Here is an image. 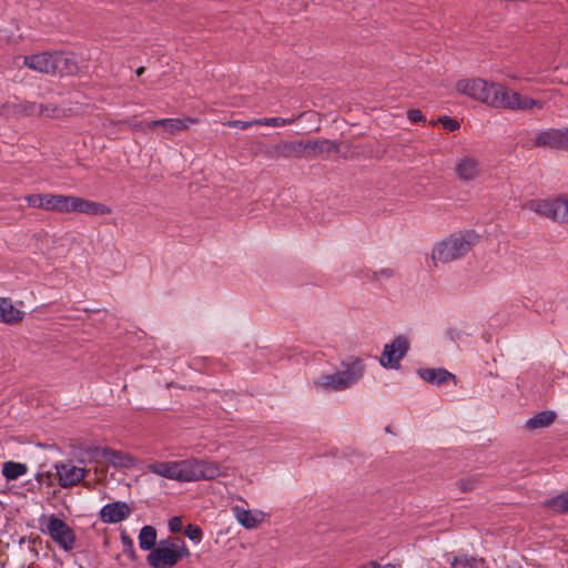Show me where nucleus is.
<instances>
[{
	"mask_svg": "<svg viewBox=\"0 0 568 568\" xmlns=\"http://www.w3.org/2000/svg\"><path fill=\"white\" fill-rule=\"evenodd\" d=\"M364 373V362L361 358H349L341 363V369L314 378L312 386L324 393L343 392L356 385Z\"/></svg>",
	"mask_w": 568,
	"mask_h": 568,
	"instance_id": "obj_1",
	"label": "nucleus"
},
{
	"mask_svg": "<svg viewBox=\"0 0 568 568\" xmlns=\"http://www.w3.org/2000/svg\"><path fill=\"white\" fill-rule=\"evenodd\" d=\"M477 235L473 231L455 232L434 244L432 261L434 266L463 258L474 246Z\"/></svg>",
	"mask_w": 568,
	"mask_h": 568,
	"instance_id": "obj_2",
	"label": "nucleus"
},
{
	"mask_svg": "<svg viewBox=\"0 0 568 568\" xmlns=\"http://www.w3.org/2000/svg\"><path fill=\"white\" fill-rule=\"evenodd\" d=\"M486 104L493 108L509 110H529L535 106H542L540 101L528 97H523L518 92H515L507 87L496 82H490L488 97L486 98Z\"/></svg>",
	"mask_w": 568,
	"mask_h": 568,
	"instance_id": "obj_3",
	"label": "nucleus"
},
{
	"mask_svg": "<svg viewBox=\"0 0 568 568\" xmlns=\"http://www.w3.org/2000/svg\"><path fill=\"white\" fill-rule=\"evenodd\" d=\"M525 209L549 219L558 224L568 223V194L561 193L547 199H535L524 205Z\"/></svg>",
	"mask_w": 568,
	"mask_h": 568,
	"instance_id": "obj_4",
	"label": "nucleus"
},
{
	"mask_svg": "<svg viewBox=\"0 0 568 568\" xmlns=\"http://www.w3.org/2000/svg\"><path fill=\"white\" fill-rule=\"evenodd\" d=\"M23 65L41 73H72L74 65H69V58L61 52L50 53L41 52L37 54L26 55L22 58Z\"/></svg>",
	"mask_w": 568,
	"mask_h": 568,
	"instance_id": "obj_5",
	"label": "nucleus"
},
{
	"mask_svg": "<svg viewBox=\"0 0 568 568\" xmlns=\"http://www.w3.org/2000/svg\"><path fill=\"white\" fill-rule=\"evenodd\" d=\"M222 474L214 462L185 459L180 462V481L211 480Z\"/></svg>",
	"mask_w": 568,
	"mask_h": 568,
	"instance_id": "obj_6",
	"label": "nucleus"
},
{
	"mask_svg": "<svg viewBox=\"0 0 568 568\" xmlns=\"http://www.w3.org/2000/svg\"><path fill=\"white\" fill-rule=\"evenodd\" d=\"M41 521L44 525L42 531L49 535L59 547L67 551L74 547L75 535L67 523L55 515L47 516Z\"/></svg>",
	"mask_w": 568,
	"mask_h": 568,
	"instance_id": "obj_7",
	"label": "nucleus"
},
{
	"mask_svg": "<svg viewBox=\"0 0 568 568\" xmlns=\"http://www.w3.org/2000/svg\"><path fill=\"white\" fill-rule=\"evenodd\" d=\"M409 349V342L406 336L398 335L389 344L384 346L379 364L385 368H398L402 358Z\"/></svg>",
	"mask_w": 568,
	"mask_h": 568,
	"instance_id": "obj_8",
	"label": "nucleus"
},
{
	"mask_svg": "<svg viewBox=\"0 0 568 568\" xmlns=\"http://www.w3.org/2000/svg\"><path fill=\"white\" fill-rule=\"evenodd\" d=\"M534 146L568 151V126L537 132L534 138Z\"/></svg>",
	"mask_w": 568,
	"mask_h": 568,
	"instance_id": "obj_9",
	"label": "nucleus"
},
{
	"mask_svg": "<svg viewBox=\"0 0 568 568\" xmlns=\"http://www.w3.org/2000/svg\"><path fill=\"white\" fill-rule=\"evenodd\" d=\"M490 82L481 78L463 79L456 83V90L474 100L480 101L486 104Z\"/></svg>",
	"mask_w": 568,
	"mask_h": 568,
	"instance_id": "obj_10",
	"label": "nucleus"
},
{
	"mask_svg": "<svg viewBox=\"0 0 568 568\" xmlns=\"http://www.w3.org/2000/svg\"><path fill=\"white\" fill-rule=\"evenodd\" d=\"M7 115H18V114H28V115H45L52 116L55 112V108L50 105L37 104L27 101H13L9 102L4 105V111Z\"/></svg>",
	"mask_w": 568,
	"mask_h": 568,
	"instance_id": "obj_11",
	"label": "nucleus"
},
{
	"mask_svg": "<svg viewBox=\"0 0 568 568\" xmlns=\"http://www.w3.org/2000/svg\"><path fill=\"white\" fill-rule=\"evenodd\" d=\"M270 158L282 159H302L304 158L303 140L286 141L282 140L265 151Z\"/></svg>",
	"mask_w": 568,
	"mask_h": 568,
	"instance_id": "obj_12",
	"label": "nucleus"
},
{
	"mask_svg": "<svg viewBox=\"0 0 568 568\" xmlns=\"http://www.w3.org/2000/svg\"><path fill=\"white\" fill-rule=\"evenodd\" d=\"M59 485L62 488H69L78 485L88 474L83 467H78L72 463H60L55 465Z\"/></svg>",
	"mask_w": 568,
	"mask_h": 568,
	"instance_id": "obj_13",
	"label": "nucleus"
},
{
	"mask_svg": "<svg viewBox=\"0 0 568 568\" xmlns=\"http://www.w3.org/2000/svg\"><path fill=\"white\" fill-rule=\"evenodd\" d=\"M131 514V508L125 501H113L104 505L100 513V519L104 524H116L126 519Z\"/></svg>",
	"mask_w": 568,
	"mask_h": 568,
	"instance_id": "obj_14",
	"label": "nucleus"
},
{
	"mask_svg": "<svg viewBox=\"0 0 568 568\" xmlns=\"http://www.w3.org/2000/svg\"><path fill=\"white\" fill-rule=\"evenodd\" d=\"M455 172L460 181L470 182L480 176L483 169L476 158L463 156L456 161Z\"/></svg>",
	"mask_w": 568,
	"mask_h": 568,
	"instance_id": "obj_15",
	"label": "nucleus"
},
{
	"mask_svg": "<svg viewBox=\"0 0 568 568\" xmlns=\"http://www.w3.org/2000/svg\"><path fill=\"white\" fill-rule=\"evenodd\" d=\"M70 213H82L97 216L110 214L111 209L103 203L84 200L78 196H71Z\"/></svg>",
	"mask_w": 568,
	"mask_h": 568,
	"instance_id": "obj_16",
	"label": "nucleus"
},
{
	"mask_svg": "<svg viewBox=\"0 0 568 568\" xmlns=\"http://www.w3.org/2000/svg\"><path fill=\"white\" fill-rule=\"evenodd\" d=\"M176 561L178 551L162 544L148 555V562L153 568H169L174 566Z\"/></svg>",
	"mask_w": 568,
	"mask_h": 568,
	"instance_id": "obj_17",
	"label": "nucleus"
},
{
	"mask_svg": "<svg viewBox=\"0 0 568 568\" xmlns=\"http://www.w3.org/2000/svg\"><path fill=\"white\" fill-rule=\"evenodd\" d=\"M304 158L311 159L323 153L337 152L339 146L336 142L331 140H303Z\"/></svg>",
	"mask_w": 568,
	"mask_h": 568,
	"instance_id": "obj_18",
	"label": "nucleus"
},
{
	"mask_svg": "<svg viewBox=\"0 0 568 568\" xmlns=\"http://www.w3.org/2000/svg\"><path fill=\"white\" fill-rule=\"evenodd\" d=\"M236 520L246 529H255L264 520V513L261 510L251 511L239 505L231 508Z\"/></svg>",
	"mask_w": 568,
	"mask_h": 568,
	"instance_id": "obj_19",
	"label": "nucleus"
},
{
	"mask_svg": "<svg viewBox=\"0 0 568 568\" xmlns=\"http://www.w3.org/2000/svg\"><path fill=\"white\" fill-rule=\"evenodd\" d=\"M418 374L425 382L437 386L455 381V375L445 368H422Z\"/></svg>",
	"mask_w": 568,
	"mask_h": 568,
	"instance_id": "obj_20",
	"label": "nucleus"
},
{
	"mask_svg": "<svg viewBox=\"0 0 568 568\" xmlns=\"http://www.w3.org/2000/svg\"><path fill=\"white\" fill-rule=\"evenodd\" d=\"M24 313L16 308L9 298H0V322L16 324L23 320Z\"/></svg>",
	"mask_w": 568,
	"mask_h": 568,
	"instance_id": "obj_21",
	"label": "nucleus"
},
{
	"mask_svg": "<svg viewBox=\"0 0 568 568\" xmlns=\"http://www.w3.org/2000/svg\"><path fill=\"white\" fill-rule=\"evenodd\" d=\"M72 195L45 194L44 210L58 213H70Z\"/></svg>",
	"mask_w": 568,
	"mask_h": 568,
	"instance_id": "obj_22",
	"label": "nucleus"
},
{
	"mask_svg": "<svg viewBox=\"0 0 568 568\" xmlns=\"http://www.w3.org/2000/svg\"><path fill=\"white\" fill-rule=\"evenodd\" d=\"M101 455L108 463L115 467L130 468L134 465V458L120 450L104 448Z\"/></svg>",
	"mask_w": 568,
	"mask_h": 568,
	"instance_id": "obj_23",
	"label": "nucleus"
},
{
	"mask_svg": "<svg viewBox=\"0 0 568 568\" xmlns=\"http://www.w3.org/2000/svg\"><path fill=\"white\" fill-rule=\"evenodd\" d=\"M148 470L159 476L178 479V464L172 462H159L148 465Z\"/></svg>",
	"mask_w": 568,
	"mask_h": 568,
	"instance_id": "obj_24",
	"label": "nucleus"
},
{
	"mask_svg": "<svg viewBox=\"0 0 568 568\" xmlns=\"http://www.w3.org/2000/svg\"><path fill=\"white\" fill-rule=\"evenodd\" d=\"M556 418V414L551 410H544L526 420L528 429H538L550 426Z\"/></svg>",
	"mask_w": 568,
	"mask_h": 568,
	"instance_id": "obj_25",
	"label": "nucleus"
},
{
	"mask_svg": "<svg viewBox=\"0 0 568 568\" xmlns=\"http://www.w3.org/2000/svg\"><path fill=\"white\" fill-rule=\"evenodd\" d=\"M28 470V466L23 463L6 462L2 465V475L9 481L17 480L19 477L24 476Z\"/></svg>",
	"mask_w": 568,
	"mask_h": 568,
	"instance_id": "obj_26",
	"label": "nucleus"
},
{
	"mask_svg": "<svg viewBox=\"0 0 568 568\" xmlns=\"http://www.w3.org/2000/svg\"><path fill=\"white\" fill-rule=\"evenodd\" d=\"M156 544V530L152 526H144L139 534V546L143 550H151Z\"/></svg>",
	"mask_w": 568,
	"mask_h": 568,
	"instance_id": "obj_27",
	"label": "nucleus"
},
{
	"mask_svg": "<svg viewBox=\"0 0 568 568\" xmlns=\"http://www.w3.org/2000/svg\"><path fill=\"white\" fill-rule=\"evenodd\" d=\"M448 562L453 568H477V560L468 555L454 556Z\"/></svg>",
	"mask_w": 568,
	"mask_h": 568,
	"instance_id": "obj_28",
	"label": "nucleus"
},
{
	"mask_svg": "<svg viewBox=\"0 0 568 568\" xmlns=\"http://www.w3.org/2000/svg\"><path fill=\"white\" fill-rule=\"evenodd\" d=\"M295 122L294 118L284 119L280 116L274 118H261V119H254V123L256 125H263V126H284L287 124H292Z\"/></svg>",
	"mask_w": 568,
	"mask_h": 568,
	"instance_id": "obj_29",
	"label": "nucleus"
},
{
	"mask_svg": "<svg viewBox=\"0 0 568 568\" xmlns=\"http://www.w3.org/2000/svg\"><path fill=\"white\" fill-rule=\"evenodd\" d=\"M547 505L556 511L567 513L568 511V491L550 499L547 503Z\"/></svg>",
	"mask_w": 568,
	"mask_h": 568,
	"instance_id": "obj_30",
	"label": "nucleus"
},
{
	"mask_svg": "<svg viewBox=\"0 0 568 568\" xmlns=\"http://www.w3.org/2000/svg\"><path fill=\"white\" fill-rule=\"evenodd\" d=\"M183 532L194 545H199L203 538V531L196 525H187Z\"/></svg>",
	"mask_w": 568,
	"mask_h": 568,
	"instance_id": "obj_31",
	"label": "nucleus"
},
{
	"mask_svg": "<svg viewBox=\"0 0 568 568\" xmlns=\"http://www.w3.org/2000/svg\"><path fill=\"white\" fill-rule=\"evenodd\" d=\"M45 194H30L26 196V201L32 207L44 210Z\"/></svg>",
	"mask_w": 568,
	"mask_h": 568,
	"instance_id": "obj_32",
	"label": "nucleus"
},
{
	"mask_svg": "<svg viewBox=\"0 0 568 568\" xmlns=\"http://www.w3.org/2000/svg\"><path fill=\"white\" fill-rule=\"evenodd\" d=\"M226 125L230 128H237L241 130H246L256 124L254 123V119H253L251 121L231 120V121L226 122Z\"/></svg>",
	"mask_w": 568,
	"mask_h": 568,
	"instance_id": "obj_33",
	"label": "nucleus"
},
{
	"mask_svg": "<svg viewBox=\"0 0 568 568\" xmlns=\"http://www.w3.org/2000/svg\"><path fill=\"white\" fill-rule=\"evenodd\" d=\"M438 121L450 132L459 129V122L448 116H442Z\"/></svg>",
	"mask_w": 568,
	"mask_h": 568,
	"instance_id": "obj_34",
	"label": "nucleus"
},
{
	"mask_svg": "<svg viewBox=\"0 0 568 568\" xmlns=\"http://www.w3.org/2000/svg\"><path fill=\"white\" fill-rule=\"evenodd\" d=\"M407 118L410 122H420L425 120L420 110L413 109L407 112Z\"/></svg>",
	"mask_w": 568,
	"mask_h": 568,
	"instance_id": "obj_35",
	"label": "nucleus"
},
{
	"mask_svg": "<svg viewBox=\"0 0 568 568\" xmlns=\"http://www.w3.org/2000/svg\"><path fill=\"white\" fill-rule=\"evenodd\" d=\"M457 485L459 486V488L463 491L471 490V489H474V486H475L474 481L469 480V479H460V480H458Z\"/></svg>",
	"mask_w": 568,
	"mask_h": 568,
	"instance_id": "obj_36",
	"label": "nucleus"
},
{
	"mask_svg": "<svg viewBox=\"0 0 568 568\" xmlns=\"http://www.w3.org/2000/svg\"><path fill=\"white\" fill-rule=\"evenodd\" d=\"M160 124L172 129L175 125V121L174 120H159V121H153V122L149 123L150 126H156Z\"/></svg>",
	"mask_w": 568,
	"mask_h": 568,
	"instance_id": "obj_37",
	"label": "nucleus"
},
{
	"mask_svg": "<svg viewBox=\"0 0 568 568\" xmlns=\"http://www.w3.org/2000/svg\"><path fill=\"white\" fill-rule=\"evenodd\" d=\"M169 527L172 532H178V516L170 519Z\"/></svg>",
	"mask_w": 568,
	"mask_h": 568,
	"instance_id": "obj_38",
	"label": "nucleus"
},
{
	"mask_svg": "<svg viewBox=\"0 0 568 568\" xmlns=\"http://www.w3.org/2000/svg\"><path fill=\"white\" fill-rule=\"evenodd\" d=\"M189 556H190V550L187 549V547L185 545H180V559L183 557H189Z\"/></svg>",
	"mask_w": 568,
	"mask_h": 568,
	"instance_id": "obj_39",
	"label": "nucleus"
},
{
	"mask_svg": "<svg viewBox=\"0 0 568 568\" xmlns=\"http://www.w3.org/2000/svg\"><path fill=\"white\" fill-rule=\"evenodd\" d=\"M381 566L376 561H369L361 568H379Z\"/></svg>",
	"mask_w": 568,
	"mask_h": 568,
	"instance_id": "obj_40",
	"label": "nucleus"
},
{
	"mask_svg": "<svg viewBox=\"0 0 568 568\" xmlns=\"http://www.w3.org/2000/svg\"><path fill=\"white\" fill-rule=\"evenodd\" d=\"M382 568H398L396 565L394 564H385Z\"/></svg>",
	"mask_w": 568,
	"mask_h": 568,
	"instance_id": "obj_41",
	"label": "nucleus"
},
{
	"mask_svg": "<svg viewBox=\"0 0 568 568\" xmlns=\"http://www.w3.org/2000/svg\"><path fill=\"white\" fill-rule=\"evenodd\" d=\"M143 72H144V68H143V67H140V68H139V69H136V71H135L136 75H141Z\"/></svg>",
	"mask_w": 568,
	"mask_h": 568,
	"instance_id": "obj_42",
	"label": "nucleus"
},
{
	"mask_svg": "<svg viewBox=\"0 0 568 568\" xmlns=\"http://www.w3.org/2000/svg\"><path fill=\"white\" fill-rule=\"evenodd\" d=\"M179 124H180V129L181 128H187V124L184 123V121H182V120L179 121Z\"/></svg>",
	"mask_w": 568,
	"mask_h": 568,
	"instance_id": "obj_43",
	"label": "nucleus"
}]
</instances>
